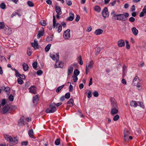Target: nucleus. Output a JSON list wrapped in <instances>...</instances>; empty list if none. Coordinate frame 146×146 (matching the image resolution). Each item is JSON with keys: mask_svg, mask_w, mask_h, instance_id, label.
I'll list each match as a JSON object with an SVG mask.
<instances>
[{"mask_svg": "<svg viewBox=\"0 0 146 146\" xmlns=\"http://www.w3.org/2000/svg\"><path fill=\"white\" fill-rule=\"evenodd\" d=\"M129 16V14L128 13H125L124 14L114 15L113 17L115 20L125 21L127 20V18Z\"/></svg>", "mask_w": 146, "mask_h": 146, "instance_id": "nucleus-1", "label": "nucleus"}, {"mask_svg": "<svg viewBox=\"0 0 146 146\" xmlns=\"http://www.w3.org/2000/svg\"><path fill=\"white\" fill-rule=\"evenodd\" d=\"M53 29H55L58 33H60L62 30V26L60 24L56 23L54 15L53 16Z\"/></svg>", "mask_w": 146, "mask_h": 146, "instance_id": "nucleus-2", "label": "nucleus"}, {"mask_svg": "<svg viewBox=\"0 0 146 146\" xmlns=\"http://www.w3.org/2000/svg\"><path fill=\"white\" fill-rule=\"evenodd\" d=\"M4 136L5 139L7 141L13 143V145L16 144L18 142V141L17 137L13 138L10 135L6 134L4 135Z\"/></svg>", "mask_w": 146, "mask_h": 146, "instance_id": "nucleus-3", "label": "nucleus"}, {"mask_svg": "<svg viewBox=\"0 0 146 146\" xmlns=\"http://www.w3.org/2000/svg\"><path fill=\"white\" fill-rule=\"evenodd\" d=\"M56 104L53 103L50 104L49 108L46 109V113H54L56 110Z\"/></svg>", "mask_w": 146, "mask_h": 146, "instance_id": "nucleus-4", "label": "nucleus"}, {"mask_svg": "<svg viewBox=\"0 0 146 146\" xmlns=\"http://www.w3.org/2000/svg\"><path fill=\"white\" fill-rule=\"evenodd\" d=\"M110 100L111 103V108H118L117 102L115 98L111 97L110 98Z\"/></svg>", "mask_w": 146, "mask_h": 146, "instance_id": "nucleus-5", "label": "nucleus"}, {"mask_svg": "<svg viewBox=\"0 0 146 146\" xmlns=\"http://www.w3.org/2000/svg\"><path fill=\"white\" fill-rule=\"evenodd\" d=\"M70 30L68 29L64 33L63 36L65 39H68L70 37Z\"/></svg>", "mask_w": 146, "mask_h": 146, "instance_id": "nucleus-6", "label": "nucleus"}, {"mask_svg": "<svg viewBox=\"0 0 146 146\" xmlns=\"http://www.w3.org/2000/svg\"><path fill=\"white\" fill-rule=\"evenodd\" d=\"M50 56L53 60L56 61H58L59 59V53H56L55 54H50Z\"/></svg>", "mask_w": 146, "mask_h": 146, "instance_id": "nucleus-7", "label": "nucleus"}, {"mask_svg": "<svg viewBox=\"0 0 146 146\" xmlns=\"http://www.w3.org/2000/svg\"><path fill=\"white\" fill-rule=\"evenodd\" d=\"M9 105L7 104L4 106L2 110V113L5 114L9 111Z\"/></svg>", "mask_w": 146, "mask_h": 146, "instance_id": "nucleus-8", "label": "nucleus"}, {"mask_svg": "<svg viewBox=\"0 0 146 146\" xmlns=\"http://www.w3.org/2000/svg\"><path fill=\"white\" fill-rule=\"evenodd\" d=\"M119 112L118 108H111V110L110 113L112 115H114L117 114Z\"/></svg>", "mask_w": 146, "mask_h": 146, "instance_id": "nucleus-9", "label": "nucleus"}, {"mask_svg": "<svg viewBox=\"0 0 146 146\" xmlns=\"http://www.w3.org/2000/svg\"><path fill=\"white\" fill-rule=\"evenodd\" d=\"M63 67V64L62 62H60L58 61H56L54 67L55 68H62Z\"/></svg>", "mask_w": 146, "mask_h": 146, "instance_id": "nucleus-10", "label": "nucleus"}, {"mask_svg": "<svg viewBox=\"0 0 146 146\" xmlns=\"http://www.w3.org/2000/svg\"><path fill=\"white\" fill-rule=\"evenodd\" d=\"M102 15L105 18L106 16L109 15L108 12V9L107 7H104L102 12Z\"/></svg>", "mask_w": 146, "mask_h": 146, "instance_id": "nucleus-11", "label": "nucleus"}, {"mask_svg": "<svg viewBox=\"0 0 146 146\" xmlns=\"http://www.w3.org/2000/svg\"><path fill=\"white\" fill-rule=\"evenodd\" d=\"M44 32V28L42 27L40 30L38 31V34L37 35V37L38 38H39L41 36L43 35V34Z\"/></svg>", "mask_w": 146, "mask_h": 146, "instance_id": "nucleus-12", "label": "nucleus"}, {"mask_svg": "<svg viewBox=\"0 0 146 146\" xmlns=\"http://www.w3.org/2000/svg\"><path fill=\"white\" fill-rule=\"evenodd\" d=\"M34 43H31L32 46L35 49H38L39 48L37 42V41L36 39H35L34 41Z\"/></svg>", "mask_w": 146, "mask_h": 146, "instance_id": "nucleus-13", "label": "nucleus"}, {"mask_svg": "<svg viewBox=\"0 0 146 146\" xmlns=\"http://www.w3.org/2000/svg\"><path fill=\"white\" fill-rule=\"evenodd\" d=\"M117 45L119 47L124 46L125 45V43L124 40L123 39L119 40L117 42Z\"/></svg>", "mask_w": 146, "mask_h": 146, "instance_id": "nucleus-14", "label": "nucleus"}, {"mask_svg": "<svg viewBox=\"0 0 146 146\" xmlns=\"http://www.w3.org/2000/svg\"><path fill=\"white\" fill-rule=\"evenodd\" d=\"M39 100L38 96V95H36L34 96L33 98V103L36 105L37 104Z\"/></svg>", "mask_w": 146, "mask_h": 146, "instance_id": "nucleus-15", "label": "nucleus"}, {"mask_svg": "<svg viewBox=\"0 0 146 146\" xmlns=\"http://www.w3.org/2000/svg\"><path fill=\"white\" fill-rule=\"evenodd\" d=\"M124 140L125 141H127L129 140L128 137L129 134L128 131L127 130L124 131Z\"/></svg>", "mask_w": 146, "mask_h": 146, "instance_id": "nucleus-16", "label": "nucleus"}, {"mask_svg": "<svg viewBox=\"0 0 146 146\" xmlns=\"http://www.w3.org/2000/svg\"><path fill=\"white\" fill-rule=\"evenodd\" d=\"M29 92H30L33 94L36 93V87L34 86H32L31 87L29 88Z\"/></svg>", "mask_w": 146, "mask_h": 146, "instance_id": "nucleus-17", "label": "nucleus"}, {"mask_svg": "<svg viewBox=\"0 0 146 146\" xmlns=\"http://www.w3.org/2000/svg\"><path fill=\"white\" fill-rule=\"evenodd\" d=\"M93 64L94 61L93 60H92L89 63L88 66L87 65L86 66V70H90L92 68Z\"/></svg>", "mask_w": 146, "mask_h": 146, "instance_id": "nucleus-18", "label": "nucleus"}, {"mask_svg": "<svg viewBox=\"0 0 146 146\" xmlns=\"http://www.w3.org/2000/svg\"><path fill=\"white\" fill-rule=\"evenodd\" d=\"M5 34L7 35H10L11 33V30L8 27H7L5 29Z\"/></svg>", "mask_w": 146, "mask_h": 146, "instance_id": "nucleus-19", "label": "nucleus"}, {"mask_svg": "<svg viewBox=\"0 0 146 146\" xmlns=\"http://www.w3.org/2000/svg\"><path fill=\"white\" fill-rule=\"evenodd\" d=\"M26 122H25L23 118H21L18 122V125L19 126H22L26 124Z\"/></svg>", "mask_w": 146, "mask_h": 146, "instance_id": "nucleus-20", "label": "nucleus"}, {"mask_svg": "<svg viewBox=\"0 0 146 146\" xmlns=\"http://www.w3.org/2000/svg\"><path fill=\"white\" fill-rule=\"evenodd\" d=\"M73 70V68L70 66L68 68V76H69L72 72Z\"/></svg>", "mask_w": 146, "mask_h": 146, "instance_id": "nucleus-21", "label": "nucleus"}, {"mask_svg": "<svg viewBox=\"0 0 146 146\" xmlns=\"http://www.w3.org/2000/svg\"><path fill=\"white\" fill-rule=\"evenodd\" d=\"M70 16L67 18V21H72L74 19V14L73 13H69Z\"/></svg>", "mask_w": 146, "mask_h": 146, "instance_id": "nucleus-22", "label": "nucleus"}, {"mask_svg": "<svg viewBox=\"0 0 146 146\" xmlns=\"http://www.w3.org/2000/svg\"><path fill=\"white\" fill-rule=\"evenodd\" d=\"M55 10L57 14L60 15L61 14L62 11L61 9L59 6H56Z\"/></svg>", "mask_w": 146, "mask_h": 146, "instance_id": "nucleus-23", "label": "nucleus"}, {"mask_svg": "<svg viewBox=\"0 0 146 146\" xmlns=\"http://www.w3.org/2000/svg\"><path fill=\"white\" fill-rule=\"evenodd\" d=\"M131 31L133 34L135 35L136 36L137 35L138 31L135 27L132 28Z\"/></svg>", "mask_w": 146, "mask_h": 146, "instance_id": "nucleus-24", "label": "nucleus"}, {"mask_svg": "<svg viewBox=\"0 0 146 146\" xmlns=\"http://www.w3.org/2000/svg\"><path fill=\"white\" fill-rule=\"evenodd\" d=\"M138 102L132 101L130 103V105L131 106L136 107L138 106Z\"/></svg>", "mask_w": 146, "mask_h": 146, "instance_id": "nucleus-25", "label": "nucleus"}, {"mask_svg": "<svg viewBox=\"0 0 146 146\" xmlns=\"http://www.w3.org/2000/svg\"><path fill=\"white\" fill-rule=\"evenodd\" d=\"M103 32V31L102 30L100 29H99L95 31L94 33L96 35H98L102 34Z\"/></svg>", "mask_w": 146, "mask_h": 146, "instance_id": "nucleus-26", "label": "nucleus"}, {"mask_svg": "<svg viewBox=\"0 0 146 146\" xmlns=\"http://www.w3.org/2000/svg\"><path fill=\"white\" fill-rule=\"evenodd\" d=\"M23 70L25 71H27L28 70L29 66L28 65L25 63L23 64Z\"/></svg>", "mask_w": 146, "mask_h": 146, "instance_id": "nucleus-27", "label": "nucleus"}, {"mask_svg": "<svg viewBox=\"0 0 146 146\" xmlns=\"http://www.w3.org/2000/svg\"><path fill=\"white\" fill-rule=\"evenodd\" d=\"M74 103V100L72 98L70 99L69 101H68L67 102V104H71L70 105V106L72 107L73 106V104Z\"/></svg>", "mask_w": 146, "mask_h": 146, "instance_id": "nucleus-28", "label": "nucleus"}, {"mask_svg": "<svg viewBox=\"0 0 146 146\" xmlns=\"http://www.w3.org/2000/svg\"><path fill=\"white\" fill-rule=\"evenodd\" d=\"M28 134L30 137L33 138L34 133L32 129H30L29 131Z\"/></svg>", "mask_w": 146, "mask_h": 146, "instance_id": "nucleus-29", "label": "nucleus"}, {"mask_svg": "<svg viewBox=\"0 0 146 146\" xmlns=\"http://www.w3.org/2000/svg\"><path fill=\"white\" fill-rule=\"evenodd\" d=\"M139 77L137 76H136L135 78H134L133 81V83L135 85V83H137L139 82Z\"/></svg>", "mask_w": 146, "mask_h": 146, "instance_id": "nucleus-30", "label": "nucleus"}, {"mask_svg": "<svg viewBox=\"0 0 146 146\" xmlns=\"http://www.w3.org/2000/svg\"><path fill=\"white\" fill-rule=\"evenodd\" d=\"M32 53V52L31 48L29 47L28 48V49L27 51V54L29 56H30L31 55Z\"/></svg>", "mask_w": 146, "mask_h": 146, "instance_id": "nucleus-31", "label": "nucleus"}, {"mask_svg": "<svg viewBox=\"0 0 146 146\" xmlns=\"http://www.w3.org/2000/svg\"><path fill=\"white\" fill-rule=\"evenodd\" d=\"M135 86H136L137 87V89L140 90H141V87L140 85V84L139 82H138L137 83H135V85H134Z\"/></svg>", "mask_w": 146, "mask_h": 146, "instance_id": "nucleus-32", "label": "nucleus"}, {"mask_svg": "<svg viewBox=\"0 0 146 146\" xmlns=\"http://www.w3.org/2000/svg\"><path fill=\"white\" fill-rule=\"evenodd\" d=\"M64 85H63L61 86H59L57 88L56 91L57 93H58L62 89L64 86Z\"/></svg>", "mask_w": 146, "mask_h": 146, "instance_id": "nucleus-33", "label": "nucleus"}, {"mask_svg": "<svg viewBox=\"0 0 146 146\" xmlns=\"http://www.w3.org/2000/svg\"><path fill=\"white\" fill-rule=\"evenodd\" d=\"M94 10L98 13L100 12L101 10L100 7L98 6H96L95 7Z\"/></svg>", "mask_w": 146, "mask_h": 146, "instance_id": "nucleus-34", "label": "nucleus"}, {"mask_svg": "<svg viewBox=\"0 0 146 146\" xmlns=\"http://www.w3.org/2000/svg\"><path fill=\"white\" fill-rule=\"evenodd\" d=\"M16 108V107L15 106H11L9 105V111H14Z\"/></svg>", "mask_w": 146, "mask_h": 146, "instance_id": "nucleus-35", "label": "nucleus"}, {"mask_svg": "<svg viewBox=\"0 0 146 146\" xmlns=\"http://www.w3.org/2000/svg\"><path fill=\"white\" fill-rule=\"evenodd\" d=\"M78 61L79 64L82 65L83 64V61L82 59V57L81 56H80L78 58Z\"/></svg>", "mask_w": 146, "mask_h": 146, "instance_id": "nucleus-36", "label": "nucleus"}, {"mask_svg": "<svg viewBox=\"0 0 146 146\" xmlns=\"http://www.w3.org/2000/svg\"><path fill=\"white\" fill-rule=\"evenodd\" d=\"M80 74V72L77 69H76L74 71V74L75 76H77Z\"/></svg>", "mask_w": 146, "mask_h": 146, "instance_id": "nucleus-37", "label": "nucleus"}, {"mask_svg": "<svg viewBox=\"0 0 146 146\" xmlns=\"http://www.w3.org/2000/svg\"><path fill=\"white\" fill-rule=\"evenodd\" d=\"M6 7L5 4L4 3H2L0 5V8L3 9H5Z\"/></svg>", "mask_w": 146, "mask_h": 146, "instance_id": "nucleus-38", "label": "nucleus"}, {"mask_svg": "<svg viewBox=\"0 0 146 146\" xmlns=\"http://www.w3.org/2000/svg\"><path fill=\"white\" fill-rule=\"evenodd\" d=\"M17 81L19 84H22L23 83V81L21 79V78H18L17 79Z\"/></svg>", "mask_w": 146, "mask_h": 146, "instance_id": "nucleus-39", "label": "nucleus"}, {"mask_svg": "<svg viewBox=\"0 0 146 146\" xmlns=\"http://www.w3.org/2000/svg\"><path fill=\"white\" fill-rule=\"evenodd\" d=\"M37 63L36 62H34L33 63L32 66L33 68L34 69H35L37 67Z\"/></svg>", "mask_w": 146, "mask_h": 146, "instance_id": "nucleus-40", "label": "nucleus"}, {"mask_svg": "<svg viewBox=\"0 0 146 146\" xmlns=\"http://www.w3.org/2000/svg\"><path fill=\"white\" fill-rule=\"evenodd\" d=\"M52 37L51 36H47L46 38V42H49L52 40Z\"/></svg>", "mask_w": 146, "mask_h": 146, "instance_id": "nucleus-41", "label": "nucleus"}, {"mask_svg": "<svg viewBox=\"0 0 146 146\" xmlns=\"http://www.w3.org/2000/svg\"><path fill=\"white\" fill-rule=\"evenodd\" d=\"M60 142V139L59 138L57 139L55 141V143L56 145H59Z\"/></svg>", "mask_w": 146, "mask_h": 146, "instance_id": "nucleus-42", "label": "nucleus"}, {"mask_svg": "<svg viewBox=\"0 0 146 146\" xmlns=\"http://www.w3.org/2000/svg\"><path fill=\"white\" fill-rule=\"evenodd\" d=\"M101 48H98L95 52V54L97 55L99 54L101 51Z\"/></svg>", "mask_w": 146, "mask_h": 146, "instance_id": "nucleus-43", "label": "nucleus"}, {"mask_svg": "<svg viewBox=\"0 0 146 146\" xmlns=\"http://www.w3.org/2000/svg\"><path fill=\"white\" fill-rule=\"evenodd\" d=\"M119 116L118 115H117L114 117L113 119L114 121H116L119 119Z\"/></svg>", "mask_w": 146, "mask_h": 146, "instance_id": "nucleus-44", "label": "nucleus"}, {"mask_svg": "<svg viewBox=\"0 0 146 146\" xmlns=\"http://www.w3.org/2000/svg\"><path fill=\"white\" fill-rule=\"evenodd\" d=\"M4 90L7 93H10V88L9 87H6L5 88Z\"/></svg>", "mask_w": 146, "mask_h": 146, "instance_id": "nucleus-45", "label": "nucleus"}, {"mask_svg": "<svg viewBox=\"0 0 146 146\" xmlns=\"http://www.w3.org/2000/svg\"><path fill=\"white\" fill-rule=\"evenodd\" d=\"M65 97L66 98L68 99L70 97V94L69 92L67 93L65 95Z\"/></svg>", "mask_w": 146, "mask_h": 146, "instance_id": "nucleus-46", "label": "nucleus"}, {"mask_svg": "<svg viewBox=\"0 0 146 146\" xmlns=\"http://www.w3.org/2000/svg\"><path fill=\"white\" fill-rule=\"evenodd\" d=\"M40 24L43 26H45L46 25V22L44 20H41L40 21Z\"/></svg>", "mask_w": 146, "mask_h": 146, "instance_id": "nucleus-47", "label": "nucleus"}, {"mask_svg": "<svg viewBox=\"0 0 146 146\" xmlns=\"http://www.w3.org/2000/svg\"><path fill=\"white\" fill-rule=\"evenodd\" d=\"M138 106H139L140 107L142 108H144V106L143 104V103L141 102H138Z\"/></svg>", "mask_w": 146, "mask_h": 146, "instance_id": "nucleus-48", "label": "nucleus"}, {"mask_svg": "<svg viewBox=\"0 0 146 146\" xmlns=\"http://www.w3.org/2000/svg\"><path fill=\"white\" fill-rule=\"evenodd\" d=\"M6 104V100L3 99L1 102V104L2 106H3Z\"/></svg>", "mask_w": 146, "mask_h": 146, "instance_id": "nucleus-49", "label": "nucleus"}, {"mask_svg": "<svg viewBox=\"0 0 146 146\" xmlns=\"http://www.w3.org/2000/svg\"><path fill=\"white\" fill-rule=\"evenodd\" d=\"M27 3L29 6L30 7H33L34 6L33 3L30 1H28L27 2Z\"/></svg>", "mask_w": 146, "mask_h": 146, "instance_id": "nucleus-50", "label": "nucleus"}, {"mask_svg": "<svg viewBox=\"0 0 146 146\" xmlns=\"http://www.w3.org/2000/svg\"><path fill=\"white\" fill-rule=\"evenodd\" d=\"M18 14L17 11H16L13 12L11 16V18H13L14 16H16L17 14Z\"/></svg>", "mask_w": 146, "mask_h": 146, "instance_id": "nucleus-51", "label": "nucleus"}, {"mask_svg": "<svg viewBox=\"0 0 146 146\" xmlns=\"http://www.w3.org/2000/svg\"><path fill=\"white\" fill-rule=\"evenodd\" d=\"M5 27V25L3 22H0V29H3Z\"/></svg>", "mask_w": 146, "mask_h": 146, "instance_id": "nucleus-52", "label": "nucleus"}, {"mask_svg": "<svg viewBox=\"0 0 146 146\" xmlns=\"http://www.w3.org/2000/svg\"><path fill=\"white\" fill-rule=\"evenodd\" d=\"M51 46V44H49L46 46V52L48 51L49 50Z\"/></svg>", "mask_w": 146, "mask_h": 146, "instance_id": "nucleus-53", "label": "nucleus"}, {"mask_svg": "<svg viewBox=\"0 0 146 146\" xmlns=\"http://www.w3.org/2000/svg\"><path fill=\"white\" fill-rule=\"evenodd\" d=\"M94 96L95 97H98L99 96V94L97 91H96L93 93Z\"/></svg>", "mask_w": 146, "mask_h": 146, "instance_id": "nucleus-54", "label": "nucleus"}, {"mask_svg": "<svg viewBox=\"0 0 146 146\" xmlns=\"http://www.w3.org/2000/svg\"><path fill=\"white\" fill-rule=\"evenodd\" d=\"M9 99L10 101H12L14 100V97L12 95H10L9 97Z\"/></svg>", "mask_w": 146, "mask_h": 146, "instance_id": "nucleus-55", "label": "nucleus"}, {"mask_svg": "<svg viewBox=\"0 0 146 146\" xmlns=\"http://www.w3.org/2000/svg\"><path fill=\"white\" fill-rule=\"evenodd\" d=\"M92 92L91 90H89L88 94L87 97L88 98H90L92 96Z\"/></svg>", "mask_w": 146, "mask_h": 146, "instance_id": "nucleus-56", "label": "nucleus"}, {"mask_svg": "<svg viewBox=\"0 0 146 146\" xmlns=\"http://www.w3.org/2000/svg\"><path fill=\"white\" fill-rule=\"evenodd\" d=\"M43 72L41 70H38L36 72V74L38 75H40L42 74Z\"/></svg>", "mask_w": 146, "mask_h": 146, "instance_id": "nucleus-57", "label": "nucleus"}, {"mask_svg": "<svg viewBox=\"0 0 146 146\" xmlns=\"http://www.w3.org/2000/svg\"><path fill=\"white\" fill-rule=\"evenodd\" d=\"M135 19L133 17H130L129 19V21L131 22H133L135 21Z\"/></svg>", "mask_w": 146, "mask_h": 146, "instance_id": "nucleus-58", "label": "nucleus"}, {"mask_svg": "<svg viewBox=\"0 0 146 146\" xmlns=\"http://www.w3.org/2000/svg\"><path fill=\"white\" fill-rule=\"evenodd\" d=\"M72 77H73V78H74L73 79V80L74 82H76L78 80V77H77V76H72Z\"/></svg>", "mask_w": 146, "mask_h": 146, "instance_id": "nucleus-59", "label": "nucleus"}, {"mask_svg": "<svg viewBox=\"0 0 146 146\" xmlns=\"http://www.w3.org/2000/svg\"><path fill=\"white\" fill-rule=\"evenodd\" d=\"M123 74L124 75L126 72V67L125 65H124L123 67Z\"/></svg>", "mask_w": 146, "mask_h": 146, "instance_id": "nucleus-60", "label": "nucleus"}, {"mask_svg": "<svg viewBox=\"0 0 146 146\" xmlns=\"http://www.w3.org/2000/svg\"><path fill=\"white\" fill-rule=\"evenodd\" d=\"M73 86L71 85L70 84L69 87V91L70 92H72L73 91Z\"/></svg>", "mask_w": 146, "mask_h": 146, "instance_id": "nucleus-61", "label": "nucleus"}, {"mask_svg": "<svg viewBox=\"0 0 146 146\" xmlns=\"http://www.w3.org/2000/svg\"><path fill=\"white\" fill-rule=\"evenodd\" d=\"M28 142L27 141H23L21 143V144L22 145H25L26 146L27 145H28Z\"/></svg>", "mask_w": 146, "mask_h": 146, "instance_id": "nucleus-62", "label": "nucleus"}, {"mask_svg": "<svg viewBox=\"0 0 146 146\" xmlns=\"http://www.w3.org/2000/svg\"><path fill=\"white\" fill-rule=\"evenodd\" d=\"M19 77L20 78H21V77H22V79H25V75L23 74H20V75H19Z\"/></svg>", "mask_w": 146, "mask_h": 146, "instance_id": "nucleus-63", "label": "nucleus"}, {"mask_svg": "<svg viewBox=\"0 0 146 146\" xmlns=\"http://www.w3.org/2000/svg\"><path fill=\"white\" fill-rule=\"evenodd\" d=\"M142 11L146 15V5L144 6V8L142 10Z\"/></svg>", "mask_w": 146, "mask_h": 146, "instance_id": "nucleus-64", "label": "nucleus"}]
</instances>
